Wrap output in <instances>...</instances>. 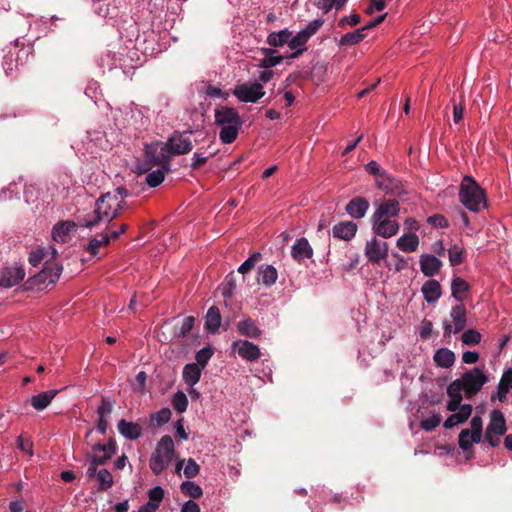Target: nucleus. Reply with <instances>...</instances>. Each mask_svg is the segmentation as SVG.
I'll use <instances>...</instances> for the list:
<instances>
[{"label": "nucleus", "mask_w": 512, "mask_h": 512, "mask_svg": "<svg viewBox=\"0 0 512 512\" xmlns=\"http://www.w3.org/2000/svg\"><path fill=\"white\" fill-rule=\"evenodd\" d=\"M96 480L99 483L97 489H98V491H101V492L107 491L114 484L113 476H112L111 472L108 471L107 469H100L98 471Z\"/></svg>", "instance_id": "40"}, {"label": "nucleus", "mask_w": 512, "mask_h": 512, "mask_svg": "<svg viewBox=\"0 0 512 512\" xmlns=\"http://www.w3.org/2000/svg\"><path fill=\"white\" fill-rule=\"evenodd\" d=\"M421 292L427 303H435L442 295L441 285L437 280L431 279L426 281Z\"/></svg>", "instance_id": "25"}, {"label": "nucleus", "mask_w": 512, "mask_h": 512, "mask_svg": "<svg viewBox=\"0 0 512 512\" xmlns=\"http://www.w3.org/2000/svg\"><path fill=\"white\" fill-rule=\"evenodd\" d=\"M419 263L422 273L427 277L437 275L442 267L441 260L431 254L421 255Z\"/></svg>", "instance_id": "18"}, {"label": "nucleus", "mask_w": 512, "mask_h": 512, "mask_svg": "<svg viewBox=\"0 0 512 512\" xmlns=\"http://www.w3.org/2000/svg\"><path fill=\"white\" fill-rule=\"evenodd\" d=\"M507 431L506 420L499 409H494L490 413V422L485 431V440L491 447L500 445L501 436Z\"/></svg>", "instance_id": "6"}, {"label": "nucleus", "mask_w": 512, "mask_h": 512, "mask_svg": "<svg viewBox=\"0 0 512 512\" xmlns=\"http://www.w3.org/2000/svg\"><path fill=\"white\" fill-rule=\"evenodd\" d=\"M291 255L294 260L301 262L310 259L313 256V249L308 240L304 237L295 241L291 249Z\"/></svg>", "instance_id": "20"}, {"label": "nucleus", "mask_w": 512, "mask_h": 512, "mask_svg": "<svg viewBox=\"0 0 512 512\" xmlns=\"http://www.w3.org/2000/svg\"><path fill=\"white\" fill-rule=\"evenodd\" d=\"M400 212V204L396 199H384L377 204L372 218H388L393 219Z\"/></svg>", "instance_id": "13"}, {"label": "nucleus", "mask_w": 512, "mask_h": 512, "mask_svg": "<svg viewBox=\"0 0 512 512\" xmlns=\"http://www.w3.org/2000/svg\"><path fill=\"white\" fill-rule=\"evenodd\" d=\"M324 19L318 18L311 21L304 29L301 31L306 34V36L310 39L313 35L317 33V31L323 26Z\"/></svg>", "instance_id": "56"}, {"label": "nucleus", "mask_w": 512, "mask_h": 512, "mask_svg": "<svg viewBox=\"0 0 512 512\" xmlns=\"http://www.w3.org/2000/svg\"><path fill=\"white\" fill-rule=\"evenodd\" d=\"M369 208V202L363 197H355L346 205V212L353 218H363Z\"/></svg>", "instance_id": "24"}, {"label": "nucleus", "mask_w": 512, "mask_h": 512, "mask_svg": "<svg viewBox=\"0 0 512 512\" xmlns=\"http://www.w3.org/2000/svg\"><path fill=\"white\" fill-rule=\"evenodd\" d=\"M360 22H361L360 15L357 13H353L351 15L342 17L338 21V27H340L341 29H345L347 26H356Z\"/></svg>", "instance_id": "55"}, {"label": "nucleus", "mask_w": 512, "mask_h": 512, "mask_svg": "<svg viewBox=\"0 0 512 512\" xmlns=\"http://www.w3.org/2000/svg\"><path fill=\"white\" fill-rule=\"evenodd\" d=\"M62 270L63 267L60 264H45L44 268L40 272L30 277L26 281V289H36L38 291H42L48 288L50 285H55L60 278Z\"/></svg>", "instance_id": "5"}, {"label": "nucleus", "mask_w": 512, "mask_h": 512, "mask_svg": "<svg viewBox=\"0 0 512 512\" xmlns=\"http://www.w3.org/2000/svg\"><path fill=\"white\" fill-rule=\"evenodd\" d=\"M117 428L120 434L129 440H136L142 434V428L139 424L134 422H127L124 419H121L118 422Z\"/></svg>", "instance_id": "29"}, {"label": "nucleus", "mask_w": 512, "mask_h": 512, "mask_svg": "<svg viewBox=\"0 0 512 512\" xmlns=\"http://www.w3.org/2000/svg\"><path fill=\"white\" fill-rule=\"evenodd\" d=\"M215 124L221 127L219 139L223 144L233 143L243 125V120L235 108L221 106L214 112Z\"/></svg>", "instance_id": "3"}, {"label": "nucleus", "mask_w": 512, "mask_h": 512, "mask_svg": "<svg viewBox=\"0 0 512 512\" xmlns=\"http://www.w3.org/2000/svg\"><path fill=\"white\" fill-rule=\"evenodd\" d=\"M396 245L403 252H414L419 246V237L415 233L404 234L397 240Z\"/></svg>", "instance_id": "33"}, {"label": "nucleus", "mask_w": 512, "mask_h": 512, "mask_svg": "<svg viewBox=\"0 0 512 512\" xmlns=\"http://www.w3.org/2000/svg\"><path fill=\"white\" fill-rule=\"evenodd\" d=\"M378 189L383 190L385 192H405L406 187L403 182L389 174L387 171L382 173V176L377 177L375 181Z\"/></svg>", "instance_id": "15"}, {"label": "nucleus", "mask_w": 512, "mask_h": 512, "mask_svg": "<svg viewBox=\"0 0 512 512\" xmlns=\"http://www.w3.org/2000/svg\"><path fill=\"white\" fill-rule=\"evenodd\" d=\"M238 332L248 338H259L262 335V331L256 325L255 321L248 317L237 323Z\"/></svg>", "instance_id": "27"}, {"label": "nucleus", "mask_w": 512, "mask_h": 512, "mask_svg": "<svg viewBox=\"0 0 512 512\" xmlns=\"http://www.w3.org/2000/svg\"><path fill=\"white\" fill-rule=\"evenodd\" d=\"M109 244V238L104 234V232H101L92 237L84 249L92 257H96L99 255L100 248L108 246Z\"/></svg>", "instance_id": "32"}, {"label": "nucleus", "mask_w": 512, "mask_h": 512, "mask_svg": "<svg viewBox=\"0 0 512 512\" xmlns=\"http://www.w3.org/2000/svg\"><path fill=\"white\" fill-rule=\"evenodd\" d=\"M427 222L435 228H447L449 222L445 216L441 214H435L427 218Z\"/></svg>", "instance_id": "58"}, {"label": "nucleus", "mask_w": 512, "mask_h": 512, "mask_svg": "<svg viewBox=\"0 0 512 512\" xmlns=\"http://www.w3.org/2000/svg\"><path fill=\"white\" fill-rule=\"evenodd\" d=\"M172 405H173V408L178 413L185 412L188 407V399H187V396L185 395V393L182 391H178L177 393H175V395L173 396V399H172Z\"/></svg>", "instance_id": "49"}, {"label": "nucleus", "mask_w": 512, "mask_h": 512, "mask_svg": "<svg viewBox=\"0 0 512 512\" xmlns=\"http://www.w3.org/2000/svg\"><path fill=\"white\" fill-rule=\"evenodd\" d=\"M123 194H101L95 202V209L92 214L78 216L79 224L85 228L97 226L105 221L107 224L115 219L122 206Z\"/></svg>", "instance_id": "2"}, {"label": "nucleus", "mask_w": 512, "mask_h": 512, "mask_svg": "<svg viewBox=\"0 0 512 512\" xmlns=\"http://www.w3.org/2000/svg\"><path fill=\"white\" fill-rule=\"evenodd\" d=\"M262 259V254L260 252L253 253L247 260H245L238 268V272L241 274H246L250 272Z\"/></svg>", "instance_id": "48"}, {"label": "nucleus", "mask_w": 512, "mask_h": 512, "mask_svg": "<svg viewBox=\"0 0 512 512\" xmlns=\"http://www.w3.org/2000/svg\"><path fill=\"white\" fill-rule=\"evenodd\" d=\"M365 170L367 173L374 176L375 181L377 180V177L382 176V173L386 172V170H384L375 160L369 161L365 165Z\"/></svg>", "instance_id": "60"}, {"label": "nucleus", "mask_w": 512, "mask_h": 512, "mask_svg": "<svg viewBox=\"0 0 512 512\" xmlns=\"http://www.w3.org/2000/svg\"><path fill=\"white\" fill-rule=\"evenodd\" d=\"M192 133V130L183 132L174 131L172 133L165 142L170 158L176 155L187 154L193 149V144L189 136Z\"/></svg>", "instance_id": "8"}, {"label": "nucleus", "mask_w": 512, "mask_h": 512, "mask_svg": "<svg viewBox=\"0 0 512 512\" xmlns=\"http://www.w3.org/2000/svg\"><path fill=\"white\" fill-rule=\"evenodd\" d=\"M292 32L288 28H284L277 32H271L266 39V42L271 47H283L285 44L289 45Z\"/></svg>", "instance_id": "34"}, {"label": "nucleus", "mask_w": 512, "mask_h": 512, "mask_svg": "<svg viewBox=\"0 0 512 512\" xmlns=\"http://www.w3.org/2000/svg\"><path fill=\"white\" fill-rule=\"evenodd\" d=\"M486 194H459L460 202L470 211L479 212L487 207Z\"/></svg>", "instance_id": "19"}, {"label": "nucleus", "mask_w": 512, "mask_h": 512, "mask_svg": "<svg viewBox=\"0 0 512 512\" xmlns=\"http://www.w3.org/2000/svg\"><path fill=\"white\" fill-rule=\"evenodd\" d=\"M200 466L195 462L194 459L189 458L184 468V475L188 479H192L198 475Z\"/></svg>", "instance_id": "57"}, {"label": "nucleus", "mask_w": 512, "mask_h": 512, "mask_svg": "<svg viewBox=\"0 0 512 512\" xmlns=\"http://www.w3.org/2000/svg\"><path fill=\"white\" fill-rule=\"evenodd\" d=\"M171 410L169 408H162L159 410L153 418L156 420L158 426L166 424L171 418Z\"/></svg>", "instance_id": "63"}, {"label": "nucleus", "mask_w": 512, "mask_h": 512, "mask_svg": "<svg viewBox=\"0 0 512 512\" xmlns=\"http://www.w3.org/2000/svg\"><path fill=\"white\" fill-rule=\"evenodd\" d=\"M202 368L198 364L189 363L183 368V380L189 386L197 384L201 378Z\"/></svg>", "instance_id": "35"}, {"label": "nucleus", "mask_w": 512, "mask_h": 512, "mask_svg": "<svg viewBox=\"0 0 512 512\" xmlns=\"http://www.w3.org/2000/svg\"><path fill=\"white\" fill-rule=\"evenodd\" d=\"M181 492L193 499L200 498L203 494L202 488L195 482L184 481L180 485Z\"/></svg>", "instance_id": "41"}, {"label": "nucleus", "mask_w": 512, "mask_h": 512, "mask_svg": "<svg viewBox=\"0 0 512 512\" xmlns=\"http://www.w3.org/2000/svg\"><path fill=\"white\" fill-rule=\"evenodd\" d=\"M213 354L214 350L211 346H206L200 349L199 351H197L195 355V364H198L202 369H204L208 364L209 360L211 359V357L213 356Z\"/></svg>", "instance_id": "46"}, {"label": "nucleus", "mask_w": 512, "mask_h": 512, "mask_svg": "<svg viewBox=\"0 0 512 512\" xmlns=\"http://www.w3.org/2000/svg\"><path fill=\"white\" fill-rule=\"evenodd\" d=\"M371 222L374 233L381 236L382 238H390L395 236L400 229L399 223L394 219H377L371 217Z\"/></svg>", "instance_id": "12"}, {"label": "nucleus", "mask_w": 512, "mask_h": 512, "mask_svg": "<svg viewBox=\"0 0 512 512\" xmlns=\"http://www.w3.org/2000/svg\"><path fill=\"white\" fill-rule=\"evenodd\" d=\"M25 277V270L22 267L6 268L0 278V286L11 288L18 285Z\"/></svg>", "instance_id": "16"}, {"label": "nucleus", "mask_w": 512, "mask_h": 512, "mask_svg": "<svg viewBox=\"0 0 512 512\" xmlns=\"http://www.w3.org/2000/svg\"><path fill=\"white\" fill-rule=\"evenodd\" d=\"M170 168L167 165L158 166L156 170L147 173L145 181L150 188L158 187L165 179V175Z\"/></svg>", "instance_id": "37"}, {"label": "nucleus", "mask_w": 512, "mask_h": 512, "mask_svg": "<svg viewBox=\"0 0 512 512\" xmlns=\"http://www.w3.org/2000/svg\"><path fill=\"white\" fill-rule=\"evenodd\" d=\"M174 457V442L171 436L164 435L152 454L149 466L155 475H160L171 463Z\"/></svg>", "instance_id": "4"}, {"label": "nucleus", "mask_w": 512, "mask_h": 512, "mask_svg": "<svg viewBox=\"0 0 512 512\" xmlns=\"http://www.w3.org/2000/svg\"><path fill=\"white\" fill-rule=\"evenodd\" d=\"M221 323H222V316H221L219 308L216 306H211L208 309V311L206 313V317H205L206 330L211 334H215L216 332H218V330L221 326Z\"/></svg>", "instance_id": "28"}, {"label": "nucleus", "mask_w": 512, "mask_h": 512, "mask_svg": "<svg viewBox=\"0 0 512 512\" xmlns=\"http://www.w3.org/2000/svg\"><path fill=\"white\" fill-rule=\"evenodd\" d=\"M233 95L241 102L255 103L265 95V92L262 83L256 81L236 86Z\"/></svg>", "instance_id": "9"}, {"label": "nucleus", "mask_w": 512, "mask_h": 512, "mask_svg": "<svg viewBox=\"0 0 512 512\" xmlns=\"http://www.w3.org/2000/svg\"><path fill=\"white\" fill-rule=\"evenodd\" d=\"M17 447L21 451L28 453L29 456H33V442L29 438L25 439L22 434L17 438Z\"/></svg>", "instance_id": "61"}, {"label": "nucleus", "mask_w": 512, "mask_h": 512, "mask_svg": "<svg viewBox=\"0 0 512 512\" xmlns=\"http://www.w3.org/2000/svg\"><path fill=\"white\" fill-rule=\"evenodd\" d=\"M450 316L452 318L454 330L453 333L461 332L467 324V312L463 304L455 305L451 308Z\"/></svg>", "instance_id": "23"}, {"label": "nucleus", "mask_w": 512, "mask_h": 512, "mask_svg": "<svg viewBox=\"0 0 512 512\" xmlns=\"http://www.w3.org/2000/svg\"><path fill=\"white\" fill-rule=\"evenodd\" d=\"M433 360L439 367L450 368L455 362V354L450 349L440 348L435 352Z\"/></svg>", "instance_id": "36"}, {"label": "nucleus", "mask_w": 512, "mask_h": 512, "mask_svg": "<svg viewBox=\"0 0 512 512\" xmlns=\"http://www.w3.org/2000/svg\"><path fill=\"white\" fill-rule=\"evenodd\" d=\"M441 420L440 414H434L421 421V428L425 431H432L441 423Z\"/></svg>", "instance_id": "54"}, {"label": "nucleus", "mask_w": 512, "mask_h": 512, "mask_svg": "<svg viewBox=\"0 0 512 512\" xmlns=\"http://www.w3.org/2000/svg\"><path fill=\"white\" fill-rule=\"evenodd\" d=\"M89 458L92 459L93 463L96 465H104L107 463L108 460L112 458L110 454H108L107 451H101V452H92L91 455H89Z\"/></svg>", "instance_id": "62"}, {"label": "nucleus", "mask_w": 512, "mask_h": 512, "mask_svg": "<svg viewBox=\"0 0 512 512\" xmlns=\"http://www.w3.org/2000/svg\"><path fill=\"white\" fill-rule=\"evenodd\" d=\"M487 382H489V376L484 368L474 367L465 371L461 378L455 379L447 387V395L450 398L447 410L450 412L458 410L463 399L462 391L467 399H472Z\"/></svg>", "instance_id": "1"}, {"label": "nucleus", "mask_w": 512, "mask_h": 512, "mask_svg": "<svg viewBox=\"0 0 512 512\" xmlns=\"http://www.w3.org/2000/svg\"><path fill=\"white\" fill-rule=\"evenodd\" d=\"M470 436L471 432L469 429H463L459 434L458 444L463 451H468L471 449Z\"/></svg>", "instance_id": "59"}, {"label": "nucleus", "mask_w": 512, "mask_h": 512, "mask_svg": "<svg viewBox=\"0 0 512 512\" xmlns=\"http://www.w3.org/2000/svg\"><path fill=\"white\" fill-rule=\"evenodd\" d=\"M49 251L45 247L38 246L29 253L28 261L32 266L39 265L42 261H47Z\"/></svg>", "instance_id": "44"}, {"label": "nucleus", "mask_w": 512, "mask_h": 512, "mask_svg": "<svg viewBox=\"0 0 512 512\" xmlns=\"http://www.w3.org/2000/svg\"><path fill=\"white\" fill-rule=\"evenodd\" d=\"M357 232V225L352 221H345L333 227V236L341 240H351Z\"/></svg>", "instance_id": "26"}, {"label": "nucleus", "mask_w": 512, "mask_h": 512, "mask_svg": "<svg viewBox=\"0 0 512 512\" xmlns=\"http://www.w3.org/2000/svg\"><path fill=\"white\" fill-rule=\"evenodd\" d=\"M458 412L454 411L444 422L443 427L445 429H451L457 424L465 423L472 414V405L461 404L458 408Z\"/></svg>", "instance_id": "17"}, {"label": "nucleus", "mask_w": 512, "mask_h": 512, "mask_svg": "<svg viewBox=\"0 0 512 512\" xmlns=\"http://www.w3.org/2000/svg\"><path fill=\"white\" fill-rule=\"evenodd\" d=\"M449 262L451 266H458L465 260V250L458 245H453L448 249Z\"/></svg>", "instance_id": "45"}, {"label": "nucleus", "mask_w": 512, "mask_h": 512, "mask_svg": "<svg viewBox=\"0 0 512 512\" xmlns=\"http://www.w3.org/2000/svg\"><path fill=\"white\" fill-rule=\"evenodd\" d=\"M101 451H107L108 454L113 456L117 451L116 441L113 438H110L106 445L101 444V443H95L92 446V452H101Z\"/></svg>", "instance_id": "53"}, {"label": "nucleus", "mask_w": 512, "mask_h": 512, "mask_svg": "<svg viewBox=\"0 0 512 512\" xmlns=\"http://www.w3.org/2000/svg\"><path fill=\"white\" fill-rule=\"evenodd\" d=\"M195 322V317L187 316L183 319L181 325L179 327H175V336L178 338H182L188 335V333L192 330Z\"/></svg>", "instance_id": "47"}, {"label": "nucleus", "mask_w": 512, "mask_h": 512, "mask_svg": "<svg viewBox=\"0 0 512 512\" xmlns=\"http://www.w3.org/2000/svg\"><path fill=\"white\" fill-rule=\"evenodd\" d=\"M94 10L101 17H112L114 15L115 6L112 0H97Z\"/></svg>", "instance_id": "42"}, {"label": "nucleus", "mask_w": 512, "mask_h": 512, "mask_svg": "<svg viewBox=\"0 0 512 512\" xmlns=\"http://www.w3.org/2000/svg\"><path fill=\"white\" fill-rule=\"evenodd\" d=\"M236 288L235 276L230 273L226 276L222 287V295L226 298H230Z\"/></svg>", "instance_id": "52"}, {"label": "nucleus", "mask_w": 512, "mask_h": 512, "mask_svg": "<svg viewBox=\"0 0 512 512\" xmlns=\"http://www.w3.org/2000/svg\"><path fill=\"white\" fill-rule=\"evenodd\" d=\"M308 40L309 38L301 30L295 36H291L289 40V48L294 51L287 55V59H295L300 57L303 52L307 50L306 44Z\"/></svg>", "instance_id": "21"}, {"label": "nucleus", "mask_w": 512, "mask_h": 512, "mask_svg": "<svg viewBox=\"0 0 512 512\" xmlns=\"http://www.w3.org/2000/svg\"><path fill=\"white\" fill-rule=\"evenodd\" d=\"M149 501L160 505V502L164 498V490L160 486H156L149 491Z\"/></svg>", "instance_id": "64"}, {"label": "nucleus", "mask_w": 512, "mask_h": 512, "mask_svg": "<svg viewBox=\"0 0 512 512\" xmlns=\"http://www.w3.org/2000/svg\"><path fill=\"white\" fill-rule=\"evenodd\" d=\"M80 226L79 219L77 222L72 220L60 221L56 223L52 229V238L56 242L66 243L69 239L70 233L74 232L76 227Z\"/></svg>", "instance_id": "14"}, {"label": "nucleus", "mask_w": 512, "mask_h": 512, "mask_svg": "<svg viewBox=\"0 0 512 512\" xmlns=\"http://www.w3.org/2000/svg\"><path fill=\"white\" fill-rule=\"evenodd\" d=\"M263 59L259 61L258 66L263 69H270L280 64L287 56L278 54V51L273 48H261L260 49Z\"/></svg>", "instance_id": "22"}, {"label": "nucleus", "mask_w": 512, "mask_h": 512, "mask_svg": "<svg viewBox=\"0 0 512 512\" xmlns=\"http://www.w3.org/2000/svg\"><path fill=\"white\" fill-rule=\"evenodd\" d=\"M508 392L509 387L502 379H500L496 391L491 394V402H494L496 399L500 402H505L507 400Z\"/></svg>", "instance_id": "50"}, {"label": "nucleus", "mask_w": 512, "mask_h": 512, "mask_svg": "<svg viewBox=\"0 0 512 512\" xmlns=\"http://www.w3.org/2000/svg\"><path fill=\"white\" fill-rule=\"evenodd\" d=\"M459 192H485V189L481 188L473 177L462 176Z\"/></svg>", "instance_id": "43"}, {"label": "nucleus", "mask_w": 512, "mask_h": 512, "mask_svg": "<svg viewBox=\"0 0 512 512\" xmlns=\"http://www.w3.org/2000/svg\"><path fill=\"white\" fill-rule=\"evenodd\" d=\"M170 155L165 143L153 142L144 147V162L148 165L147 170L153 166H169Z\"/></svg>", "instance_id": "7"}, {"label": "nucleus", "mask_w": 512, "mask_h": 512, "mask_svg": "<svg viewBox=\"0 0 512 512\" xmlns=\"http://www.w3.org/2000/svg\"><path fill=\"white\" fill-rule=\"evenodd\" d=\"M278 278V272L273 265L262 264L258 268V282L264 286L270 287L275 284Z\"/></svg>", "instance_id": "30"}, {"label": "nucleus", "mask_w": 512, "mask_h": 512, "mask_svg": "<svg viewBox=\"0 0 512 512\" xmlns=\"http://www.w3.org/2000/svg\"><path fill=\"white\" fill-rule=\"evenodd\" d=\"M364 29L361 27L353 32L341 36L338 41L339 46H353L364 40L366 37Z\"/></svg>", "instance_id": "38"}, {"label": "nucleus", "mask_w": 512, "mask_h": 512, "mask_svg": "<svg viewBox=\"0 0 512 512\" xmlns=\"http://www.w3.org/2000/svg\"><path fill=\"white\" fill-rule=\"evenodd\" d=\"M231 349L238 353L242 359L250 362L258 360L261 356L259 347L248 340L238 339L234 341Z\"/></svg>", "instance_id": "11"}, {"label": "nucleus", "mask_w": 512, "mask_h": 512, "mask_svg": "<svg viewBox=\"0 0 512 512\" xmlns=\"http://www.w3.org/2000/svg\"><path fill=\"white\" fill-rule=\"evenodd\" d=\"M59 390H48L31 397V405L35 410L42 411L47 408Z\"/></svg>", "instance_id": "31"}, {"label": "nucleus", "mask_w": 512, "mask_h": 512, "mask_svg": "<svg viewBox=\"0 0 512 512\" xmlns=\"http://www.w3.org/2000/svg\"><path fill=\"white\" fill-rule=\"evenodd\" d=\"M461 340L465 345H476L481 341V334L474 329H469L462 334Z\"/></svg>", "instance_id": "51"}, {"label": "nucleus", "mask_w": 512, "mask_h": 512, "mask_svg": "<svg viewBox=\"0 0 512 512\" xmlns=\"http://www.w3.org/2000/svg\"><path fill=\"white\" fill-rule=\"evenodd\" d=\"M365 256L373 264L380 263L381 260H385L388 256V243L378 240L376 237L372 238L366 242Z\"/></svg>", "instance_id": "10"}, {"label": "nucleus", "mask_w": 512, "mask_h": 512, "mask_svg": "<svg viewBox=\"0 0 512 512\" xmlns=\"http://www.w3.org/2000/svg\"><path fill=\"white\" fill-rule=\"evenodd\" d=\"M469 289H470V285L464 279H462L460 277L453 278L452 283H451V293H452V296L456 300L462 301L463 300L462 293L469 291Z\"/></svg>", "instance_id": "39"}]
</instances>
